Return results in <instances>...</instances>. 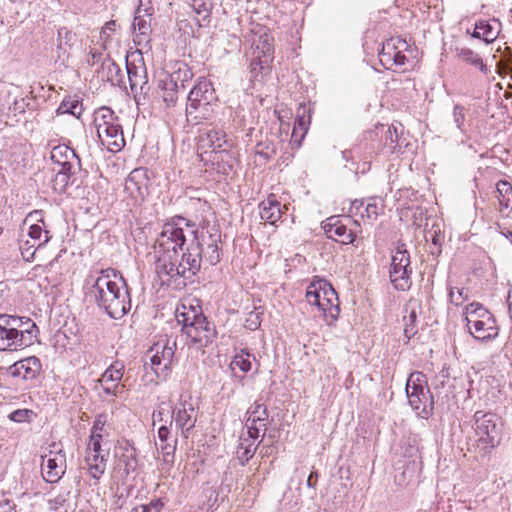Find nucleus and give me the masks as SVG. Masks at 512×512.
Wrapping results in <instances>:
<instances>
[{
	"instance_id": "40",
	"label": "nucleus",
	"mask_w": 512,
	"mask_h": 512,
	"mask_svg": "<svg viewBox=\"0 0 512 512\" xmlns=\"http://www.w3.org/2000/svg\"><path fill=\"white\" fill-rule=\"evenodd\" d=\"M255 361V356L246 350H241L237 353L230 366L234 370L239 368L242 372L247 373L252 369V362Z\"/></svg>"
},
{
	"instance_id": "2",
	"label": "nucleus",
	"mask_w": 512,
	"mask_h": 512,
	"mask_svg": "<svg viewBox=\"0 0 512 512\" xmlns=\"http://www.w3.org/2000/svg\"><path fill=\"white\" fill-rule=\"evenodd\" d=\"M89 296L113 319L122 318L131 308L126 283L112 268L100 271L89 291Z\"/></svg>"
},
{
	"instance_id": "51",
	"label": "nucleus",
	"mask_w": 512,
	"mask_h": 512,
	"mask_svg": "<svg viewBox=\"0 0 512 512\" xmlns=\"http://www.w3.org/2000/svg\"><path fill=\"white\" fill-rule=\"evenodd\" d=\"M404 320H405L404 332H405V335L409 337L410 335L415 333L413 324L416 320V313L414 311H412L408 317H404Z\"/></svg>"
},
{
	"instance_id": "36",
	"label": "nucleus",
	"mask_w": 512,
	"mask_h": 512,
	"mask_svg": "<svg viewBox=\"0 0 512 512\" xmlns=\"http://www.w3.org/2000/svg\"><path fill=\"white\" fill-rule=\"evenodd\" d=\"M124 374V364L120 361H115L112 363L102 374L99 379L100 384H120L122 377Z\"/></svg>"
},
{
	"instance_id": "43",
	"label": "nucleus",
	"mask_w": 512,
	"mask_h": 512,
	"mask_svg": "<svg viewBox=\"0 0 512 512\" xmlns=\"http://www.w3.org/2000/svg\"><path fill=\"white\" fill-rule=\"evenodd\" d=\"M477 28L481 30L482 40L486 44H490L494 42L499 35V31L488 21H479L477 22Z\"/></svg>"
},
{
	"instance_id": "55",
	"label": "nucleus",
	"mask_w": 512,
	"mask_h": 512,
	"mask_svg": "<svg viewBox=\"0 0 512 512\" xmlns=\"http://www.w3.org/2000/svg\"><path fill=\"white\" fill-rule=\"evenodd\" d=\"M388 139L390 140V149L395 150V145L393 144L397 142L398 135L397 130L394 126L389 127L386 132V141H388Z\"/></svg>"
},
{
	"instance_id": "16",
	"label": "nucleus",
	"mask_w": 512,
	"mask_h": 512,
	"mask_svg": "<svg viewBox=\"0 0 512 512\" xmlns=\"http://www.w3.org/2000/svg\"><path fill=\"white\" fill-rule=\"evenodd\" d=\"M126 71L130 83L131 92L134 95V98L137 103L141 101V99H145L148 92L150 91V86L148 84V75L147 69L143 62V59L140 58L138 62L126 61Z\"/></svg>"
},
{
	"instance_id": "54",
	"label": "nucleus",
	"mask_w": 512,
	"mask_h": 512,
	"mask_svg": "<svg viewBox=\"0 0 512 512\" xmlns=\"http://www.w3.org/2000/svg\"><path fill=\"white\" fill-rule=\"evenodd\" d=\"M102 386V389H103V392L107 395H113V396H117L118 393L120 392V388L123 387L122 385L120 384H113V385H109L108 384H101Z\"/></svg>"
},
{
	"instance_id": "46",
	"label": "nucleus",
	"mask_w": 512,
	"mask_h": 512,
	"mask_svg": "<svg viewBox=\"0 0 512 512\" xmlns=\"http://www.w3.org/2000/svg\"><path fill=\"white\" fill-rule=\"evenodd\" d=\"M172 407L166 402H162L153 412V424L156 422H168L171 420Z\"/></svg>"
},
{
	"instance_id": "14",
	"label": "nucleus",
	"mask_w": 512,
	"mask_h": 512,
	"mask_svg": "<svg viewBox=\"0 0 512 512\" xmlns=\"http://www.w3.org/2000/svg\"><path fill=\"white\" fill-rule=\"evenodd\" d=\"M65 472L66 455L61 444L53 443L49 453L42 456V477L48 483H57Z\"/></svg>"
},
{
	"instance_id": "33",
	"label": "nucleus",
	"mask_w": 512,
	"mask_h": 512,
	"mask_svg": "<svg viewBox=\"0 0 512 512\" xmlns=\"http://www.w3.org/2000/svg\"><path fill=\"white\" fill-rule=\"evenodd\" d=\"M190 5L197 15L196 21L197 24L201 26H205L210 21L211 9H212V1L211 0H190Z\"/></svg>"
},
{
	"instance_id": "24",
	"label": "nucleus",
	"mask_w": 512,
	"mask_h": 512,
	"mask_svg": "<svg viewBox=\"0 0 512 512\" xmlns=\"http://www.w3.org/2000/svg\"><path fill=\"white\" fill-rule=\"evenodd\" d=\"M259 209L261 219L270 224H275L281 219L283 214L281 203L274 194H270L266 200L262 201L259 205Z\"/></svg>"
},
{
	"instance_id": "48",
	"label": "nucleus",
	"mask_w": 512,
	"mask_h": 512,
	"mask_svg": "<svg viewBox=\"0 0 512 512\" xmlns=\"http://www.w3.org/2000/svg\"><path fill=\"white\" fill-rule=\"evenodd\" d=\"M465 112L466 109L464 106L457 104L453 108V121L456 125V127L461 131L464 132V122H465Z\"/></svg>"
},
{
	"instance_id": "47",
	"label": "nucleus",
	"mask_w": 512,
	"mask_h": 512,
	"mask_svg": "<svg viewBox=\"0 0 512 512\" xmlns=\"http://www.w3.org/2000/svg\"><path fill=\"white\" fill-rule=\"evenodd\" d=\"M146 178V172L142 169H135L133 170L129 176H128V179L126 181V185L128 188H131V186H135L137 188V190L139 191L140 194H142L141 192V185H142V182L145 180ZM143 185H146L145 183H143Z\"/></svg>"
},
{
	"instance_id": "26",
	"label": "nucleus",
	"mask_w": 512,
	"mask_h": 512,
	"mask_svg": "<svg viewBox=\"0 0 512 512\" xmlns=\"http://www.w3.org/2000/svg\"><path fill=\"white\" fill-rule=\"evenodd\" d=\"M352 209H355V213L360 215L362 219L374 221L383 211V206L379 204L375 199H371L367 203H365L363 200H355L352 202Z\"/></svg>"
},
{
	"instance_id": "4",
	"label": "nucleus",
	"mask_w": 512,
	"mask_h": 512,
	"mask_svg": "<svg viewBox=\"0 0 512 512\" xmlns=\"http://www.w3.org/2000/svg\"><path fill=\"white\" fill-rule=\"evenodd\" d=\"M176 320L181 325L182 334L186 336L187 344L197 348L206 347L216 336L215 327L210 324L202 312L192 306L188 309L183 305V311L177 309Z\"/></svg>"
},
{
	"instance_id": "30",
	"label": "nucleus",
	"mask_w": 512,
	"mask_h": 512,
	"mask_svg": "<svg viewBox=\"0 0 512 512\" xmlns=\"http://www.w3.org/2000/svg\"><path fill=\"white\" fill-rule=\"evenodd\" d=\"M77 42V35L66 27H61L57 31V53L58 57L68 55L72 47Z\"/></svg>"
},
{
	"instance_id": "7",
	"label": "nucleus",
	"mask_w": 512,
	"mask_h": 512,
	"mask_svg": "<svg viewBox=\"0 0 512 512\" xmlns=\"http://www.w3.org/2000/svg\"><path fill=\"white\" fill-rule=\"evenodd\" d=\"M466 326L476 340L485 342L498 336L499 328L495 317L482 304L473 302L464 309Z\"/></svg>"
},
{
	"instance_id": "50",
	"label": "nucleus",
	"mask_w": 512,
	"mask_h": 512,
	"mask_svg": "<svg viewBox=\"0 0 512 512\" xmlns=\"http://www.w3.org/2000/svg\"><path fill=\"white\" fill-rule=\"evenodd\" d=\"M246 427H247V437L250 441H255L258 439L260 432H265L267 430V427H260L258 423H253L246 420Z\"/></svg>"
},
{
	"instance_id": "49",
	"label": "nucleus",
	"mask_w": 512,
	"mask_h": 512,
	"mask_svg": "<svg viewBox=\"0 0 512 512\" xmlns=\"http://www.w3.org/2000/svg\"><path fill=\"white\" fill-rule=\"evenodd\" d=\"M256 155L263 157L265 160L270 159L275 154L274 147L266 142H259L255 150Z\"/></svg>"
},
{
	"instance_id": "44",
	"label": "nucleus",
	"mask_w": 512,
	"mask_h": 512,
	"mask_svg": "<svg viewBox=\"0 0 512 512\" xmlns=\"http://www.w3.org/2000/svg\"><path fill=\"white\" fill-rule=\"evenodd\" d=\"M82 113V106L78 100H64L57 109V114H71L79 117Z\"/></svg>"
},
{
	"instance_id": "19",
	"label": "nucleus",
	"mask_w": 512,
	"mask_h": 512,
	"mask_svg": "<svg viewBox=\"0 0 512 512\" xmlns=\"http://www.w3.org/2000/svg\"><path fill=\"white\" fill-rule=\"evenodd\" d=\"M323 228L328 238L342 244L353 243L355 239L354 232L348 229L338 216L328 218Z\"/></svg>"
},
{
	"instance_id": "29",
	"label": "nucleus",
	"mask_w": 512,
	"mask_h": 512,
	"mask_svg": "<svg viewBox=\"0 0 512 512\" xmlns=\"http://www.w3.org/2000/svg\"><path fill=\"white\" fill-rule=\"evenodd\" d=\"M309 123L310 117L306 116L305 107H299V109L297 110V117L291 135V142L297 144V146H300L302 140L304 139L308 131Z\"/></svg>"
},
{
	"instance_id": "37",
	"label": "nucleus",
	"mask_w": 512,
	"mask_h": 512,
	"mask_svg": "<svg viewBox=\"0 0 512 512\" xmlns=\"http://www.w3.org/2000/svg\"><path fill=\"white\" fill-rule=\"evenodd\" d=\"M256 450L257 445L253 441H250L244 435L240 436L237 455L241 465L244 466L254 456Z\"/></svg>"
},
{
	"instance_id": "8",
	"label": "nucleus",
	"mask_w": 512,
	"mask_h": 512,
	"mask_svg": "<svg viewBox=\"0 0 512 512\" xmlns=\"http://www.w3.org/2000/svg\"><path fill=\"white\" fill-rule=\"evenodd\" d=\"M472 427L477 437V446L483 454L500 444L503 424L495 413L476 411Z\"/></svg>"
},
{
	"instance_id": "38",
	"label": "nucleus",
	"mask_w": 512,
	"mask_h": 512,
	"mask_svg": "<svg viewBox=\"0 0 512 512\" xmlns=\"http://www.w3.org/2000/svg\"><path fill=\"white\" fill-rule=\"evenodd\" d=\"M159 443H156L157 447L166 455H170L175 450L176 440L171 439L170 428L166 425L160 426L158 429Z\"/></svg>"
},
{
	"instance_id": "61",
	"label": "nucleus",
	"mask_w": 512,
	"mask_h": 512,
	"mask_svg": "<svg viewBox=\"0 0 512 512\" xmlns=\"http://www.w3.org/2000/svg\"><path fill=\"white\" fill-rule=\"evenodd\" d=\"M507 302L509 305L510 317L512 318V289H510L508 292Z\"/></svg>"
},
{
	"instance_id": "62",
	"label": "nucleus",
	"mask_w": 512,
	"mask_h": 512,
	"mask_svg": "<svg viewBox=\"0 0 512 512\" xmlns=\"http://www.w3.org/2000/svg\"><path fill=\"white\" fill-rule=\"evenodd\" d=\"M480 33H481V30H479V29L477 28V24H476V25H475V29H474L473 33L471 34V36H472L473 38H477V39H481V40H482V37H481V34H480Z\"/></svg>"
},
{
	"instance_id": "18",
	"label": "nucleus",
	"mask_w": 512,
	"mask_h": 512,
	"mask_svg": "<svg viewBox=\"0 0 512 512\" xmlns=\"http://www.w3.org/2000/svg\"><path fill=\"white\" fill-rule=\"evenodd\" d=\"M102 452L103 450L101 444H99V448L93 449L92 442L88 443L85 463L88 467L89 474L96 480L101 478L106 469L108 452L105 454Z\"/></svg>"
},
{
	"instance_id": "64",
	"label": "nucleus",
	"mask_w": 512,
	"mask_h": 512,
	"mask_svg": "<svg viewBox=\"0 0 512 512\" xmlns=\"http://www.w3.org/2000/svg\"><path fill=\"white\" fill-rule=\"evenodd\" d=\"M140 508H141V512H151L152 511L151 506H149V505H142V506H140Z\"/></svg>"
},
{
	"instance_id": "15",
	"label": "nucleus",
	"mask_w": 512,
	"mask_h": 512,
	"mask_svg": "<svg viewBox=\"0 0 512 512\" xmlns=\"http://www.w3.org/2000/svg\"><path fill=\"white\" fill-rule=\"evenodd\" d=\"M273 38L269 34L259 35L254 38L247 56L250 59V66L253 72L262 70L265 65L272 61Z\"/></svg>"
},
{
	"instance_id": "5",
	"label": "nucleus",
	"mask_w": 512,
	"mask_h": 512,
	"mask_svg": "<svg viewBox=\"0 0 512 512\" xmlns=\"http://www.w3.org/2000/svg\"><path fill=\"white\" fill-rule=\"evenodd\" d=\"M93 122L100 142L109 151L118 152L125 146L122 126L111 108L103 106L97 109Z\"/></svg>"
},
{
	"instance_id": "56",
	"label": "nucleus",
	"mask_w": 512,
	"mask_h": 512,
	"mask_svg": "<svg viewBox=\"0 0 512 512\" xmlns=\"http://www.w3.org/2000/svg\"><path fill=\"white\" fill-rule=\"evenodd\" d=\"M64 503L65 499L60 495L48 501L50 509L55 511L59 510L64 505Z\"/></svg>"
},
{
	"instance_id": "41",
	"label": "nucleus",
	"mask_w": 512,
	"mask_h": 512,
	"mask_svg": "<svg viewBox=\"0 0 512 512\" xmlns=\"http://www.w3.org/2000/svg\"><path fill=\"white\" fill-rule=\"evenodd\" d=\"M107 422V416L105 414H99L96 416L92 429L89 442H92L93 449L99 448V444H101L103 435L102 431Z\"/></svg>"
},
{
	"instance_id": "58",
	"label": "nucleus",
	"mask_w": 512,
	"mask_h": 512,
	"mask_svg": "<svg viewBox=\"0 0 512 512\" xmlns=\"http://www.w3.org/2000/svg\"><path fill=\"white\" fill-rule=\"evenodd\" d=\"M0 512H16L15 505L10 501L0 503Z\"/></svg>"
},
{
	"instance_id": "6",
	"label": "nucleus",
	"mask_w": 512,
	"mask_h": 512,
	"mask_svg": "<svg viewBox=\"0 0 512 512\" xmlns=\"http://www.w3.org/2000/svg\"><path fill=\"white\" fill-rule=\"evenodd\" d=\"M307 302L322 312L325 321L331 324L338 318L339 300L332 285L324 279H315L306 289Z\"/></svg>"
},
{
	"instance_id": "59",
	"label": "nucleus",
	"mask_w": 512,
	"mask_h": 512,
	"mask_svg": "<svg viewBox=\"0 0 512 512\" xmlns=\"http://www.w3.org/2000/svg\"><path fill=\"white\" fill-rule=\"evenodd\" d=\"M149 506H151V510H153L154 512H160L163 504L158 500L151 502Z\"/></svg>"
},
{
	"instance_id": "17",
	"label": "nucleus",
	"mask_w": 512,
	"mask_h": 512,
	"mask_svg": "<svg viewBox=\"0 0 512 512\" xmlns=\"http://www.w3.org/2000/svg\"><path fill=\"white\" fill-rule=\"evenodd\" d=\"M197 411L192 403L180 401L172 409L170 424L173 422L181 434L187 438L189 432L195 427Z\"/></svg>"
},
{
	"instance_id": "32",
	"label": "nucleus",
	"mask_w": 512,
	"mask_h": 512,
	"mask_svg": "<svg viewBox=\"0 0 512 512\" xmlns=\"http://www.w3.org/2000/svg\"><path fill=\"white\" fill-rule=\"evenodd\" d=\"M101 74L112 85H119L123 80V72L120 66L109 57L102 62Z\"/></svg>"
},
{
	"instance_id": "3",
	"label": "nucleus",
	"mask_w": 512,
	"mask_h": 512,
	"mask_svg": "<svg viewBox=\"0 0 512 512\" xmlns=\"http://www.w3.org/2000/svg\"><path fill=\"white\" fill-rule=\"evenodd\" d=\"M37 332L30 318L0 313V351H17L31 345Z\"/></svg>"
},
{
	"instance_id": "34",
	"label": "nucleus",
	"mask_w": 512,
	"mask_h": 512,
	"mask_svg": "<svg viewBox=\"0 0 512 512\" xmlns=\"http://www.w3.org/2000/svg\"><path fill=\"white\" fill-rule=\"evenodd\" d=\"M247 421L254 423H258L260 427H267L268 420V409L264 404H260L255 402L248 410H247Z\"/></svg>"
},
{
	"instance_id": "21",
	"label": "nucleus",
	"mask_w": 512,
	"mask_h": 512,
	"mask_svg": "<svg viewBox=\"0 0 512 512\" xmlns=\"http://www.w3.org/2000/svg\"><path fill=\"white\" fill-rule=\"evenodd\" d=\"M41 371V362L35 357H27L15 362L10 367V373L13 377L22 378L23 380L35 379Z\"/></svg>"
},
{
	"instance_id": "13",
	"label": "nucleus",
	"mask_w": 512,
	"mask_h": 512,
	"mask_svg": "<svg viewBox=\"0 0 512 512\" xmlns=\"http://www.w3.org/2000/svg\"><path fill=\"white\" fill-rule=\"evenodd\" d=\"M411 274L410 255L405 249V245L401 244L392 256L389 271L390 281L395 289L405 291L412 284Z\"/></svg>"
},
{
	"instance_id": "57",
	"label": "nucleus",
	"mask_w": 512,
	"mask_h": 512,
	"mask_svg": "<svg viewBox=\"0 0 512 512\" xmlns=\"http://www.w3.org/2000/svg\"><path fill=\"white\" fill-rule=\"evenodd\" d=\"M26 413H27L26 410H16L10 414V419L15 422H21V421H23Z\"/></svg>"
},
{
	"instance_id": "27",
	"label": "nucleus",
	"mask_w": 512,
	"mask_h": 512,
	"mask_svg": "<svg viewBox=\"0 0 512 512\" xmlns=\"http://www.w3.org/2000/svg\"><path fill=\"white\" fill-rule=\"evenodd\" d=\"M455 51L457 57L461 59L463 62L479 69L485 75H487L490 72L488 66L484 63L482 57L471 48L457 46L455 48Z\"/></svg>"
},
{
	"instance_id": "22",
	"label": "nucleus",
	"mask_w": 512,
	"mask_h": 512,
	"mask_svg": "<svg viewBox=\"0 0 512 512\" xmlns=\"http://www.w3.org/2000/svg\"><path fill=\"white\" fill-rule=\"evenodd\" d=\"M54 167L69 170L75 169V164H80V161L73 149L66 145H57L51 151L50 156Z\"/></svg>"
},
{
	"instance_id": "23",
	"label": "nucleus",
	"mask_w": 512,
	"mask_h": 512,
	"mask_svg": "<svg viewBox=\"0 0 512 512\" xmlns=\"http://www.w3.org/2000/svg\"><path fill=\"white\" fill-rule=\"evenodd\" d=\"M158 89L163 102L167 107H172L176 104L179 93V85L173 75H165L158 81Z\"/></svg>"
},
{
	"instance_id": "52",
	"label": "nucleus",
	"mask_w": 512,
	"mask_h": 512,
	"mask_svg": "<svg viewBox=\"0 0 512 512\" xmlns=\"http://www.w3.org/2000/svg\"><path fill=\"white\" fill-rule=\"evenodd\" d=\"M449 297L450 301L455 305H460L465 300V297L463 296V289L459 288H457L456 290L450 288Z\"/></svg>"
},
{
	"instance_id": "20",
	"label": "nucleus",
	"mask_w": 512,
	"mask_h": 512,
	"mask_svg": "<svg viewBox=\"0 0 512 512\" xmlns=\"http://www.w3.org/2000/svg\"><path fill=\"white\" fill-rule=\"evenodd\" d=\"M192 244H195L199 248V265L196 270L192 272V279L200 271L202 265L213 266L220 261V251L216 240H211L204 245L198 240V237L192 239Z\"/></svg>"
},
{
	"instance_id": "28",
	"label": "nucleus",
	"mask_w": 512,
	"mask_h": 512,
	"mask_svg": "<svg viewBox=\"0 0 512 512\" xmlns=\"http://www.w3.org/2000/svg\"><path fill=\"white\" fill-rule=\"evenodd\" d=\"M121 449L122 453L118 459V467L119 469H123L125 475L128 476L134 473L138 467L136 449L129 444H126Z\"/></svg>"
},
{
	"instance_id": "35",
	"label": "nucleus",
	"mask_w": 512,
	"mask_h": 512,
	"mask_svg": "<svg viewBox=\"0 0 512 512\" xmlns=\"http://www.w3.org/2000/svg\"><path fill=\"white\" fill-rule=\"evenodd\" d=\"M500 211L512 209V186L509 182L500 180L496 186Z\"/></svg>"
},
{
	"instance_id": "45",
	"label": "nucleus",
	"mask_w": 512,
	"mask_h": 512,
	"mask_svg": "<svg viewBox=\"0 0 512 512\" xmlns=\"http://www.w3.org/2000/svg\"><path fill=\"white\" fill-rule=\"evenodd\" d=\"M38 243L31 240H19V250L22 258L30 262L33 260L36 250L39 248Z\"/></svg>"
},
{
	"instance_id": "25",
	"label": "nucleus",
	"mask_w": 512,
	"mask_h": 512,
	"mask_svg": "<svg viewBox=\"0 0 512 512\" xmlns=\"http://www.w3.org/2000/svg\"><path fill=\"white\" fill-rule=\"evenodd\" d=\"M408 43L401 38H390L383 43L379 59L386 69H391V58L398 49H408Z\"/></svg>"
},
{
	"instance_id": "42",
	"label": "nucleus",
	"mask_w": 512,
	"mask_h": 512,
	"mask_svg": "<svg viewBox=\"0 0 512 512\" xmlns=\"http://www.w3.org/2000/svg\"><path fill=\"white\" fill-rule=\"evenodd\" d=\"M27 236L29 237L28 240L38 243V246H43L50 239L49 231L43 230L42 226L38 224L29 226Z\"/></svg>"
},
{
	"instance_id": "9",
	"label": "nucleus",
	"mask_w": 512,
	"mask_h": 512,
	"mask_svg": "<svg viewBox=\"0 0 512 512\" xmlns=\"http://www.w3.org/2000/svg\"><path fill=\"white\" fill-rule=\"evenodd\" d=\"M216 101L217 96L212 83L207 79L199 80L187 97V117L194 121L207 119L212 113V104Z\"/></svg>"
},
{
	"instance_id": "31",
	"label": "nucleus",
	"mask_w": 512,
	"mask_h": 512,
	"mask_svg": "<svg viewBox=\"0 0 512 512\" xmlns=\"http://www.w3.org/2000/svg\"><path fill=\"white\" fill-rule=\"evenodd\" d=\"M132 25L135 33V43L141 44L142 42H147L151 31L150 21H148L145 16L141 15L139 8L136 11Z\"/></svg>"
},
{
	"instance_id": "12",
	"label": "nucleus",
	"mask_w": 512,
	"mask_h": 512,
	"mask_svg": "<svg viewBox=\"0 0 512 512\" xmlns=\"http://www.w3.org/2000/svg\"><path fill=\"white\" fill-rule=\"evenodd\" d=\"M234 146L232 139L227 137L224 130L213 128L199 135L198 151L201 156L210 154L211 161L224 160V158H232L230 154L231 148Z\"/></svg>"
},
{
	"instance_id": "11",
	"label": "nucleus",
	"mask_w": 512,
	"mask_h": 512,
	"mask_svg": "<svg viewBox=\"0 0 512 512\" xmlns=\"http://www.w3.org/2000/svg\"><path fill=\"white\" fill-rule=\"evenodd\" d=\"M177 339L175 336H165L161 338L147 352L150 358V366L158 379H166L170 374L173 364L175 351L177 349Z\"/></svg>"
},
{
	"instance_id": "39",
	"label": "nucleus",
	"mask_w": 512,
	"mask_h": 512,
	"mask_svg": "<svg viewBox=\"0 0 512 512\" xmlns=\"http://www.w3.org/2000/svg\"><path fill=\"white\" fill-rule=\"evenodd\" d=\"M53 171L56 173L52 179V187L56 192H63L70 183V179L74 174V169L62 170L57 167H53Z\"/></svg>"
},
{
	"instance_id": "60",
	"label": "nucleus",
	"mask_w": 512,
	"mask_h": 512,
	"mask_svg": "<svg viewBox=\"0 0 512 512\" xmlns=\"http://www.w3.org/2000/svg\"><path fill=\"white\" fill-rule=\"evenodd\" d=\"M91 58H89L87 61L90 65H94L96 61L99 59L100 54L94 51L90 52Z\"/></svg>"
},
{
	"instance_id": "10",
	"label": "nucleus",
	"mask_w": 512,
	"mask_h": 512,
	"mask_svg": "<svg viewBox=\"0 0 512 512\" xmlns=\"http://www.w3.org/2000/svg\"><path fill=\"white\" fill-rule=\"evenodd\" d=\"M405 391L408 402L417 415L428 418L433 410V398L426 386L425 375L413 372L407 379Z\"/></svg>"
},
{
	"instance_id": "1",
	"label": "nucleus",
	"mask_w": 512,
	"mask_h": 512,
	"mask_svg": "<svg viewBox=\"0 0 512 512\" xmlns=\"http://www.w3.org/2000/svg\"><path fill=\"white\" fill-rule=\"evenodd\" d=\"M194 227L183 217H176L163 225L154 244L155 271L162 284L181 288L192 281V272L199 265V248L191 240L184 252L180 254L179 250H183L187 234L196 237Z\"/></svg>"
},
{
	"instance_id": "53",
	"label": "nucleus",
	"mask_w": 512,
	"mask_h": 512,
	"mask_svg": "<svg viewBox=\"0 0 512 512\" xmlns=\"http://www.w3.org/2000/svg\"><path fill=\"white\" fill-rule=\"evenodd\" d=\"M406 49H398L395 54L392 55L391 58V68L393 66H403L406 62V57L403 54V51Z\"/></svg>"
},
{
	"instance_id": "63",
	"label": "nucleus",
	"mask_w": 512,
	"mask_h": 512,
	"mask_svg": "<svg viewBox=\"0 0 512 512\" xmlns=\"http://www.w3.org/2000/svg\"><path fill=\"white\" fill-rule=\"evenodd\" d=\"M115 27V21H109L105 24V29L107 30H114Z\"/></svg>"
}]
</instances>
